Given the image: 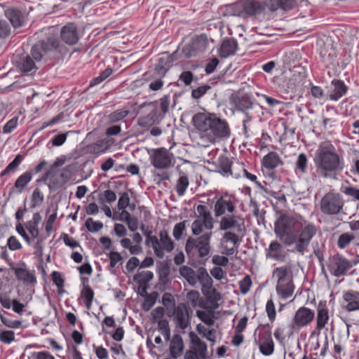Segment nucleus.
<instances>
[{
    "instance_id": "b1692460",
    "label": "nucleus",
    "mask_w": 359,
    "mask_h": 359,
    "mask_svg": "<svg viewBox=\"0 0 359 359\" xmlns=\"http://www.w3.org/2000/svg\"><path fill=\"white\" fill-rule=\"evenodd\" d=\"M32 179V177L29 172L26 171L20 175L15 180L13 186L11 188L9 195L22 193Z\"/></svg>"
},
{
    "instance_id": "a18cd8bd",
    "label": "nucleus",
    "mask_w": 359,
    "mask_h": 359,
    "mask_svg": "<svg viewBox=\"0 0 359 359\" xmlns=\"http://www.w3.org/2000/svg\"><path fill=\"white\" fill-rule=\"evenodd\" d=\"M145 79L147 81H151V83L149 85V89L151 91H158L161 90L164 85L163 79L154 77V76L151 74H147Z\"/></svg>"
},
{
    "instance_id": "4be33fe9",
    "label": "nucleus",
    "mask_w": 359,
    "mask_h": 359,
    "mask_svg": "<svg viewBox=\"0 0 359 359\" xmlns=\"http://www.w3.org/2000/svg\"><path fill=\"white\" fill-rule=\"evenodd\" d=\"M332 89L328 90L329 99L333 101H337L348 91V87L345 84L344 81L341 79H334L331 81Z\"/></svg>"
},
{
    "instance_id": "13d9d810",
    "label": "nucleus",
    "mask_w": 359,
    "mask_h": 359,
    "mask_svg": "<svg viewBox=\"0 0 359 359\" xmlns=\"http://www.w3.org/2000/svg\"><path fill=\"white\" fill-rule=\"evenodd\" d=\"M33 245L34 249V254L39 257V262H43V240L44 238L39 237Z\"/></svg>"
},
{
    "instance_id": "6ab92c4d",
    "label": "nucleus",
    "mask_w": 359,
    "mask_h": 359,
    "mask_svg": "<svg viewBox=\"0 0 359 359\" xmlns=\"http://www.w3.org/2000/svg\"><path fill=\"white\" fill-rule=\"evenodd\" d=\"M60 39L69 46L77 44L80 36L75 22H68L62 27L60 32Z\"/></svg>"
},
{
    "instance_id": "49530a36",
    "label": "nucleus",
    "mask_w": 359,
    "mask_h": 359,
    "mask_svg": "<svg viewBox=\"0 0 359 359\" xmlns=\"http://www.w3.org/2000/svg\"><path fill=\"white\" fill-rule=\"evenodd\" d=\"M344 203H320L321 210L329 215H334L339 212Z\"/></svg>"
},
{
    "instance_id": "412c9836",
    "label": "nucleus",
    "mask_w": 359,
    "mask_h": 359,
    "mask_svg": "<svg viewBox=\"0 0 359 359\" xmlns=\"http://www.w3.org/2000/svg\"><path fill=\"white\" fill-rule=\"evenodd\" d=\"M5 15L15 28L23 27L27 22V13L25 10L18 7H11L5 11Z\"/></svg>"
},
{
    "instance_id": "e433bc0d",
    "label": "nucleus",
    "mask_w": 359,
    "mask_h": 359,
    "mask_svg": "<svg viewBox=\"0 0 359 359\" xmlns=\"http://www.w3.org/2000/svg\"><path fill=\"white\" fill-rule=\"evenodd\" d=\"M199 281L202 287H210L213 283L212 278L209 276L204 267H199L197 271L196 282Z\"/></svg>"
},
{
    "instance_id": "4c0bfd02",
    "label": "nucleus",
    "mask_w": 359,
    "mask_h": 359,
    "mask_svg": "<svg viewBox=\"0 0 359 359\" xmlns=\"http://www.w3.org/2000/svg\"><path fill=\"white\" fill-rule=\"evenodd\" d=\"M23 159L24 157L22 155H16L14 159L6 166L4 170L1 171L0 173V177H2L7 175L15 173Z\"/></svg>"
},
{
    "instance_id": "0e129e2a",
    "label": "nucleus",
    "mask_w": 359,
    "mask_h": 359,
    "mask_svg": "<svg viewBox=\"0 0 359 359\" xmlns=\"http://www.w3.org/2000/svg\"><path fill=\"white\" fill-rule=\"evenodd\" d=\"M252 285L251 278L249 275H246L239 282V289L241 292L243 294H245L250 290V288Z\"/></svg>"
},
{
    "instance_id": "c756f323",
    "label": "nucleus",
    "mask_w": 359,
    "mask_h": 359,
    "mask_svg": "<svg viewBox=\"0 0 359 359\" xmlns=\"http://www.w3.org/2000/svg\"><path fill=\"white\" fill-rule=\"evenodd\" d=\"M15 316L4 310L0 311V319L1 323L7 327L16 329L22 326V322L14 319Z\"/></svg>"
},
{
    "instance_id": "72a5a7b5",
    "label": "nucleus",
    "mask_w": 359,
    "mask_h": 359,
    "mask_svg": "<svg viewBox=\"0 0 359 359\" xmlns=\"http://www.w3.org/2000/svg\"><path fill=\"white\" fill-rule=\"evenodd\" d=\"M154 278V273L150 271H143L133 276V280L138 283V287H147L149 288V283Z\"/></svg>"
},
{
    "instance_id": "c9c22d12",
    "label": "nucleus",
    "mask_w": 359,
    "mask_h": 359,
    "mask_svg": "<svg viewBox=\"0 0 359 359\" xmlns=\"http://www.w3.org/2000/svg\"><path fill=\"white\" fill-rule=\"evenodd\" d=\"M309 161L307 156L304 153L298 155L295 162L294 171L296 174L303 175L307 172Z\"/></svg>"
},
{
    "instance_id": "1a4fd4ad",
    "label": "nucleus",
    "mask_w": 359,
    "mask_h": 359,
    "mask_svg": "<svg viewBox=\"0 0 359 359\" xmlns=\"http://www.w3.org/2000/svg\"><path fill=\"white\" fill-rule=\"evenodd\" d=\"M317 229L314 224H309L302 229L300 231L297 233V238L295 241L294 248L290 252H298L304 255V252L307 250L312 238L316 235Z\"/></svg>"
},
{
    "instance_id": "473e14b6",
    "label": "nucleus",
    "mask_w": 359,
    "mask_h": 359,
    "mask_svg": "<svg viewBox=\"0 0 359 359\" xmlns=\"http://www.w3.org/2000/svg\"><path fill=\"white\" fill-rule=\"evenodd\" d=\"M294 289V286L292 278L286 282H283V283L277 284L276 285V292L278 294L284 299H286L292 295Z\"/></svg>"
},
{
    "instance_id": "bf43d9fd",
    "label": "nucleus",
    "mask_w": 359,
    "mask_h": 359,
    "mask_svg": "<svg viewBox=\"0 0 359 359\" xmlns=\"http://www.w3.org/2000/svg\"><path fill=\"white\" fill-rule=\"evenodd\" d=\"M189 185V180L186 175L180 176L177 182L176 189L180 196L184 194Z\"/></svg>"
},
{
    "instance_id": "aec40b11",
    "label": "nucleus",
    "mask_w": 359,
    "mask_h": 359,
    "mask_svg": "<svg viewBox=\"0 0 359 359\" xmlns=\"http://www.w3.org/2000/svg\"><path fill=\"white\" fill-rule=\"evenodd\" d=\"M189 311L190 308L187 304L180 303L172 313H168V316L175 314L176 326L185 330L190 325Z\"/></svg>"
},
{
    "instance_id": "ddd939ff",
    "label": "nucleus",
    "mask_w": 359,
    "mask_h": 359,
    "mask_svg": "<svg viewBox=\"0 0 359 359\" xmlns=\"http://www.w3.org/2000/svg\"><path fill=\"white\" fill-rule=\"evenodd\" d=\"M176 53L175 52L171 55L159 57L157 60V62L154 65V70L146 72L144 76H147V74H151L154 76V77L165 78L172 67V62L177 60Z\"/></svg>"
},
{
    "instance_id": "58836bf2",
    "label": "nucleus",
    "mask_w": 359,
    "mask_h": 359,
    "mask_svg": "<svg viewBox=\"0 0 359 359\" xmlns=\"http://www.w3.org/2000/svg\"><path fill=\"white\" fill-rule=\"evenodd\" d=\"M180 274L192 286L196 284V274L194 269L187 266L180 268Z\"/></svg>"
},
{
    "instance_id": "774afa93",
    "label": "nucleus",
    "mask_w": 359,
    "mask_h": 359,
    "mask_svg": "<svg viewBox=\"0 0 359 359\" xmlns=\"http://www.w3.org/2000/svg\"><path fill=\"white\" fill-rule=\"evenodd\" d=\"M278 7L283 11H290L294 8L297 2V0H276Z\"/></svg>"
},
{
    "instance_id": "f8f14e48",
    "label": "nucleus",
    "mask_w": 359,
    "mask_h": 359,
    "mask_svg": "<svg viewBox=\"0 0 359 359\" xmlns=\"http://www.w3.org/2000/svg\"><path fill=\"white\" fill-rule=\"evenodd\" d=\"M243 18L262 14L269 6V0H241Z\"/></svg>"
},
{
    "instance_id": "69168bd1",
    "label": "nucleus",
    "mask_w": 359,
    "mask_h": 359,
    "mask_svg": "<svg viewBox=\"0 0 359 359\" xmlns=\"http://www.w3.org/2000/svg\"><path fill=\"white\" fill-rule=\"evenodd\" d=\"M72 192L66 189L59 191L53 198V202H67L69 201Z\"/></svg>"
},
{
    "instance_id": "2eb2a0df",
    "label": "nucleus",
    "mask_w": 359,
    "mask_h": 359,
    "mask_svg": "<svg viewBox=\"0 0 359 359\" xmlns=\"http://www.w3.org/2000/svg\"><path fill=\"white\" fill-rule=\"evenodd\" d=\"M144 103L141 107L146 106ZM149 107H152L148 114L140 116L137 119V124L142 128H149L153 125H158L161 121L163 116H162L157 108V101L151 102L147 104Z\"/></svg>"
},
{
    "instance_id": "f704fd0d",
    "label": "nucleus",
    "mask_w": 359,
    "mask_h": 359,
    "mask_svg": "<svg viewBox=\"0 0 359 359\" xmlns=\"http://www.w3.org/2000/svg\"><path fill=\"white\" fill-rule=\"evenodd\" d=\"M202 293L207 298V299L211 303L214 308L217 307V302L220 300L221 294L217 290L212 286L210 287H202Z\"/></svg>"
},
{
    "instance_id": "f03ea898",
    "label": "nucleus",
    "mask_w": 359,
    "mask_h": 359,
    "mask_svg": "<svg viewBox=\"0 0 359 359\" xmlns=\"http://www.w3.org/2000/svg\"><path fill=\"white\" fill-rule=\"evenodd\" d=\"M191 122L210 142L230 137L231 129L228 122L215 113L198 112L193 116Z\"/></svg>"
},
{
    "instance_id": "864d4df0",
    "label": "nucleus",
    "mask_w": 359,
    "mask_h": 359,
    "mask_svg": "<svg viewBox=\"0 0 359 359\" xmlns=\"http://www.w3.org/2000/svg\"><path fill=\"white\" fill-rule=\"evenodd\" d=\"M85 226L88 231L96 233L103 227V224L100 221H94L93 218L88 217L85 222Z\"/></svg>"
},
{
    "instance_id": "5701e85b",
    "label": "nucleus",
    "mask_w": 359,
    "mask_h": 359,
    "mask_svg": "<svg viewBox=\"0 0 359 359\" xmlns=\"http://www.w3.org/2000/svg\"><path fill=\"white\" fill-rule=\"evenodd\" d=\"M208 45V38L205 34H201L198 36L192 42L191 44L184 50V52L187 57L195 55L196 52L202 51L205 49Z\"/></svg>"
},
{
    "instance_id": "9d476101",
    "label": "nucleus",
    "mask_w": 359,
    "mask_h": 359,
    "mask_svg": "<svg viewBox=\"0 0 359 359\" xmlns=\"http://www.w3.org/2000/svg\"><path fill=\"white\" fill-rule=\"evenodd\" d=\"M10 269L14 272L15 278L25 285H35L37 283L35 271H29L27 264L20 261L17 263H10Z\"/></svg>"
},
{
    "instance_id": "7ed1b4c3",
    "label": "nucleus",
    "mask_w": 359,
    "mask_h": 359,
    "mask_svg": "<svg viewBox=\"0 0 359 359\" xmlns=\"http://www.w3.org/2000/svg\"><path fill=\"white\" fill-rule=\"evenodd\" d=\"M306 221L299 215L281 213L274 223L276 237L286 246L294 244L297 233L300 231Z\"/></svg>"
},
{
    "instance_id": "6e6d98bb",
    "label": "nucleus",
    "mask_w": 359,
    "mask_h": 359,
    "mask_svg": "<svg viewBox=\"0 0 359 359\" xmlns=\"http://www.w3.org/2000/svg\"><path fill=\"white\" fill-rule=\"evenodd\" d=\"M355 236L349 233H344L339 236L337 246L340 249H344L353 239Z\"/></svg>"
},
{
    "instance_id": "2f4dec72",
    "label": "nucleus",
    "mask_w": 359,
    "mask_h": 359,
    "mask_svg": "<svg viewBox=\"0 0 359 359\" xmlns=\"http://www.w3.org/2000/svg\"><path fill=\"white\" fill-rule=\"evenodd\" d=\"M161 267L158 270L160 286L159 290L163 292L165 290V285L170 282L168 276L170 273V264L168 262H161Z\"/></svg>"
},
{
    "instance_id": "3c124183",
    "label": "nucleus",
    "mask_w": 359,
    "mask_h": 359,
    "mask_svg": "<svg viewBox=\"0 0 359 359\" xmlns=\"http://www.w3.org/2000/svg\"><path fill=\"white\" fill-rule=\"evenodd\" d=\"M288 271L286 267H278L273 272V277H276L278 279V283H283L289 280Z\"/></svg>"
},
{
    "instance_id": "f257e3e1",
    "label": "nucleus",
    "mask_w": 359,
    "mask_h": 359,
    "mask_svg": "<svg viewBox=\"0 0 359 359\" xmlns=\"http://www.w3.org/2000/svg\"><path fill=\"white\" fill-rule=\"evenodd\" d=\"M316 172L319 177L324 178H336V175L344 168L343 158L337 151L330 142H321L313 158Z\"/></svg>"
},
{
    "instance_id": "0eeeda50",
    "label": "nucleus",
    "mask_w": 359,
    "mask_h": 359,
    "mask_svg": "<svg viewBox=\"0 0 359 359\" xmlns=\"http://www.w3.org/2000/svg\"><path fill=\"white\" fill-rule=\"evenodd\" d=\"M149 154L151 164L158 169H165L174 165L173 154L164 147L153 149Z\"/></svg>"
},
{
    "instance_id": "603ef678",
    "label": "nucleus",
    "mask_w": 359,
    "mask_h": 359,
    "mask_svg": "<svg viewBox=\"0 0 359 359\" xmlns=\"http://www.w3.org/2000/svg\"><path fill=\"white\" fill-rule=\"evenodd\" d=\"M211 89L212 87L208 84H203L196 88H192L191 97L194 100H198Z\"/></svg>"
},
{
    "instance_id": "5fc2aeb1",
    "label": "nucleus",
    "mask_w": 359,
    "mask_h": 359,
    "mask_svg": "<svg viewBox=\"0 0 359 359\" xmlns=\"http://www.w3.org/2000/svg\"><path fill=\"white\" fill-rule=\"evenodd\" d=\"M72 133H74V131L69 130L65 133H60V134L56 135L48 142V144H47V147H48L50 143L52 144L53 147L62 146L65 142L67 135Z\"/></svg>"
},
{
    "instance_id": "a19ab883",
    "label": "nucleus",
    "mask_w": 359,
    "mask_h": 359,
    "mask_svg": "<svg viewBox=\"0 0 359 359\" xmlns=\"http://www.w3.org/2000/svg\"><path fill=\"white\" fill-rule=\"evenodd\" d=\"M159 293L157 291H153L149 295L144 297V302L142 304V309L144 311H149L156 304Z\"/></svg>"
},
{
    "instance_id": "bb28decb",
    "label": "nucleus",
    "mask_w": 359,
    "mask_h": 359,
    "mask_svg": "<svg viewBox=\"0 0 359 359\" xmlns=\"http://www.w3.org/2000/svg\"><path fill=\"white\" fill-rule=\"evenodd\" d=\"M343 299L348 303L345 306L348 311L359 310V292L348 290L344 293Z\"/></svg>"
},
{
    "instance_id": "7c9ffc66",
    "label": "nucleus",
    "mask_w": 359,
    "mask_h": 359,
    "mask_svg": "<svg viewBox=\"0 0 359 359\" xmlns=\"http://www.w3.org/2000/svg\"><path fill=\"white\" fill-rule=\"evenodd\" d=\"M18 67L22 72L31 75L38 69L34 60L29 55L22 57L18 62Z\"/></svg>"
},
{
    "instance_id": "338daca9",
    "label": "nucleus",
    "mask_w": 359,
    "mask_h": 359,
    "mask_svg": "<svg viewBox=\"0 0 359 359\" xmlns=\"http://www.w3.org/2000/svg\"><path fill=\"white\" fill-rule=\"evenodd\" d=\"M0 341L10 344L15 341V333L13 330H3L0 332Z\"/></svg>"
},
{
    "instance_id": "c85d7f7f",
    "label": "nucleus",
    "mask_w": 359,
    "mask_h": 359,
    "mask_svg": "<svg viewBox=\"0 0 359 359\" xmlns=\"http://www.w3.org/2000/svg\"><path fill=\"white\" fill-rule=\"evenodd\" d=\"M327 302L321 300L318 303L317 309V325L318 330H322L327 323L329 320L328 309H327Z\"/></svg>"
},
{
    "instance_id": "f3484780",
    "label": "nucleus",
    "mask_w": 359,
    "mask_h": 359,
    "mask_svg": "<svg viewBox=\"0 0 359 359\" xmlns=\"http://www.w3.org/2000/svg\"><path fill=\"white\" fill-rule=\"evenodd\" d=\"M215 171L220 173L224 177L231 175L237 179L240 177V172H235L233 161L226 155H220L217 161L213 163Z\"/></svg>"
},
{
    "instance_id": "393cba45",
    "label": "nucleus",
    "mask_w": 359,
    "mask_h": 359,
    "mask_svg": "<svg viewBox=\"0 0 359 359\" xmlns=\"http://www.w3.org/2000/svg\"><path fill=\"white\" fill-rule=\"evenodd\" d=\"M238 49L237 40L233 37L225 38L221 44L219 48V55L221 57H228L234 55Z\"/></svg>"
},
{
    "instance_id": "680f3d73",
    "label": "nucleus",
    "mask_w": 359,
    "mask_h": 359,
    "mask_svg": "<svg viewBox=\"0 0 359 359\" xmlns=\"http://www.w3.org/2000/svg\"><path fill=\"white\" fill-rule=\"evenodd\" d=\"M161 303L169 309L170 307L174 309L177 307L175 299L173 295L170 292H165L162 296Z\"/></svg>"
},
{
    "instance_id": "dca6fc26",
    "label": "nucleus",
    "mask_w": 359,
    "mask_h": 359,
    "mask_svg": "<svg viewBox=\"0 0 359 359\" xmlns=\"http://www.w3.org/2000/svg\"><path fill=\"white\" fill-rule=\"evenodd\" d=\"M315 318V311L305 306L299 308L294 313L291 328L300 329L309 325Z\"/></svg>"
},
{
    "instance_id": "e2e57ef3",
    "label": "nucleus",
    "mask_w": 359,
    "mask_h": 359,
    "mask_svg": "<svg viewBox=\"0 0 359 359\" xmlns=\"http://www.w3.org/2000/svg\"><path fill=\"white\" fill-rule=\"evenodd\" d=\"M192 352H195L198 359H207L208 345L206 343L196 347H192Z\"/></svg>"
},
{
    "instance_id": "052dcab7",
    "label": "nucleus",
    "mask_w": 359,
    "mask_h": 359,
    "mask_svg": "<svg viewBox=\"0 0 359 359\" xmlns=\"http://www.w3.org/2000/svg\"><path fill=\"white\" fill-rule=\"evenodd\" d=\"M128 114V110L117 109L109 114V120L112 123H116L123 120Z\"/></svg>"
},
{
    "instance_id": "9b49d317",
    "label": "nucleus",
    "mask_w": 359,
    "mask_h": 359,
    "mask_svg": "<svg viewBox=\"0 0 359 359\" xmlns=\"http://www.w3.org/2000/svg\"><path fill=\"white\" fill-rule=\"evenodd\" d=\"M327 267L334 276L339 278L346 275L352 268V264H350V260L341 254L337 253L330 258Z\"/></svg>"
},
{
    "instance_id": "a878e982",
    "label": "nucleus",
    "mask_w": 359,
    "mask_h": 359,
    "mask_svg": "<svg viewBox=\"0 0 359 359\" xmlns=\"http://www.w3.org/2000/svg\"><path fill=\"white\" fill-rule=\"evenodd\" d=\"M184 348V344L181 335L179 334H174L170 344V356L174 359L178 358L182 355Z\"/></svg>"
},
{
    "instance_id": "4d7b16f0",
    "label": "nucleus",
    "mask_w": 359,
    "mask_h": 359,
    "mask_svg": "<svg viewBox=\"0 0 359 359\" xmlns=\"http://www.w3.org/2000/svg\"><path fill=\"white\" fill-rule=\"evenodd\" d=\"M236 220L231 216L223 217L220 222L219 229L222 231H226L231 228L236 227Z\"/></svg>"
},
{
    "instance_id": "20e7f679",
    "label": "nucleus",
    "mask_w": 359,
    "mask_h": 359,
    "mask_svg": "<svg viewBox=\"0 0 359 359\" xmlns=\"http://www.w3.org/2000/svg\"><path fill=\"white\" fill-rule=\"evenodd\" d=\"M68 52L67 46L55 37H48L34 44L31 55L36 61L56 60L62 58Z\"/></svg>"
},
{
    "instance_id": "09e8293b",
    "label": "nucleus",
    "mask_w": 359,
    "mask_h": 359,
    "mask_svg": "<svg viewBox=\"0 0 359 359\" xmlns=\"http://www.w3.org/2000/svg\"><path fill=\"white\" fill-rule=\"evenodd\" d=\"M159 236L163 248L167 252H171L174 249L175 245L174 242L168 236V232L165 230H162L160 231Z\"/></svg>"
},
{
    "instance_id": "cd10ccee",
    "label": "nucleus",
    "mask_w": 359,
    "mask_h": 359,
    "mask_svg": "<svg viewBox=\"0 0 359 359\" xmlns=\"http://www.w3.org/2000/svg\"><path fill=\"white\" fill-rule=\"evenodd\" d=\"M219 12L223 16H238L243 18L241 0L233 4H226L219 8Z\"/></svg>"
},
{
    "instance_id": "4468645a",
    "label": "nucleus",
    "mask_w": 359,
    "mask_h": 359,
    "mask_svg": "<svg viewBox=\"0 0 359 359\" xmlns=\"http://www.w3.org/2000/svg\"><path fill=\"white\" fill-rule=\"evenodd\" d=\"M73 168V165H68L59 172L55 171L53 172L48 184L50 191L59 189L69 180L72 177Z\"/></svg>"
},
{
    "instance_id": "c03bdc74",
    "label": "nucleus",
    "mask_w": 359,
    "mask_h": 359,
    "mask_svg": "<svg viewBox=\"0 0 359 359\" xmlns=\"http://www.w3.org/2000/svg\"><path fill=\"white\" fill-rule=\"evenodd\" d=\"M113 73V69L110 67H107L104 71L100 72V75L93 79L88 86V88L93 87L101 83L105 79H107Z\"/></svg>"
},
{
    "instance_id": "6e6552de",
    "label": "nucleus",
    "mask_w": 359,
    "mask_h": 359,
    "mask_svg": "<svg viewBox=\"0 0 359 359\" xmlns=\"http://www.w3.org/2000/svg\"><path fill=\"white\" fill-rule=\"evenodd\" d=\"M230 104L233 105L236 110L241 111L245 113L246 118L243 120V126L244 130H247V123L250 121L251 116H249V113L245 111L252 109L255 104L252 97L248 94H236L233 93L230 98Z\"/></svg>"
},
{
    "instance_id": "a211bd4d",
    "label": "nucleus",
    "mask_w": 359,
    "mask_h": 359,
    "mask_svg": "<svg viewBox=\"0 0 359 359\" xmlns=\"http://www.w3.org/2000/svg\"><path fill=\"white\" fill-rule=\"evenodd\" d=\"M255 342L259 346L260 352L269 355V327L267 325H259L255 334Z\"/></svg>"
},
{
    "instance_id": "37998d69",
    "label": "nucleus",
    "mask_w": 359,
    "mask_h": 359,
    "mask_svg": "<svg viewBox=\"0 0 359 359\" xmlns=\"http://www.w3.org/2000/svg\"><path fill=\"white\" fill-rule=\"evenodd\" d=\"M81 297L85 299V305L87 309H90L93 299L94 292L93 289L88 285H83V288L81 292Z\"/></svg>"
},
{
    "instance_id": "8fccbe9b",
    "label": "nucleus",
    "mask_w": 359,
    "mask_h": 359,
    "mask_svg": "<svg viewBox=\"0 0 359 359\" xmlns=\"http://www.w3.org/2000/svg\"><path fill=\"white\" fill-rule=\"evenodd\" d=\"M213 311H210L209 313L205 311L198 310L196 311V316L208 326H212L215 323V320L212 318Z\"/></svg>"
},
{
    "instance_id": "423d86ee",
    "label": "nucleus",
    "mask_w": 359,
    "mask_h": 359,
    "mask_svg": "<svg viewBox=\"0 0 359 359\" xmlns=\"http://www.w3.org/2000/svg\"><path fill=\"white\" fill-rule=\"evenodd\" d=\"M212 232H206L196 239L189 237L185 245V251L189 256L194 249H198V256L201 258L208 256L210 252V239Z\"/></svg>"
},
{
    "instance_id": "ea45409f",
    "label": "nucleus",
    "mask_w": 359,
    "mask_h": 359,
    "mask_svg": "<svg viewBox=\"0 0 359 359\" xmlns=\"http://www.w3.org/2000/svg\"><path fill=\"white\" fill-rule=\"evenodd\" d=\"M107 256L110 260V263L107 266V269L112 274H116V270L114 269V267L118 262H121V264H122L123 257L118 252L114 250L109 252L107 254Z\"/></svg>"
},
{
    "instance_id": "79ce46f5",
    "label": "nucleus",
    "mask_w": 359,
    "mask_h": 359,
    "mask_svg": "<svg viewBox=\"0 0 359 359\" xmlns=\"http://www.w3.org/2000/svg\"><path fill=\"white\" fill-rule=\"evenodd\" d=\"M309 84L311 86L310 92L312 97L320 100H327L329 98L328 91L325 93L320 86L313 85L309 80Z\"/></svg>"
},
{
    "instance_id": "de8ad7c7",
    "label": "nucleus",
    "mask_w": 359,
    "mask_h": 359,
    "mask_svg": "<svg viewBox=\"0 0 359 359\" xmlns=\"http://www.w3.org/2000/svg\"><path fill=\"white\" fill-rule=\"evenodd\" d=\"M198 78L197 76L189 70L183 71L179 76L178 81L182 82L186 86H189L193 81H198Z\"/></svg>"
},
{
    "instance_id": "39448f33",
    "label": "nucleus",
    "mask_w": 359,
    "mask_h": 359,
    "mask_svg": "<svg viewBox=\"0 0 359 359\" xmlns=\"http://www.w3.org/2000/svg\"><path fill=\"white\" fill-rule=\"evenodd\" d=\"M304 81H306L305 75L293 74L288 76L286 72H282L273 76L271 88L283 99L292 100L300 93L299 88L303 85Z\"/></svg>"
}]
</instances>
